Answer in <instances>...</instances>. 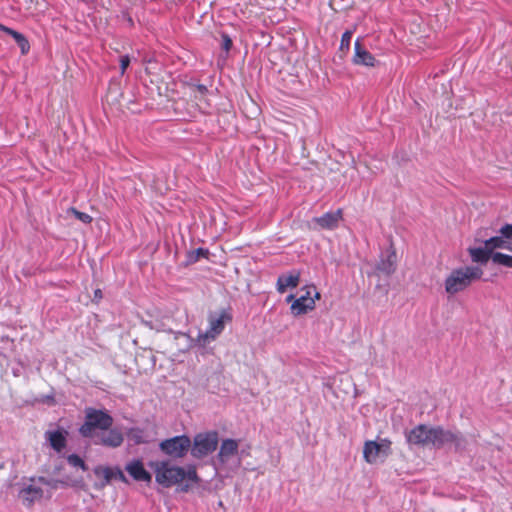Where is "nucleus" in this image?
Returning <instances> with one entry per match:
<instances>
[{"instance_id":"f257e3e1","label":"nucleus","mask_w":512,"mask_h":512,"mask_svg":"<svg viewBox=\"0 0 512 512\" xmlns=\"http://www.w3.org/2000/svg\"><path fill=\"white\" fill-rule=\"evenodd\" d=\"M155 473V481L164 488H170L180 484L183 481L197 483L199 481L194 466H188L187 469L172 465L169 461H157L151 463Z\"/></svg>"},{"instance_id":"f03ea898","label":"nucleus","mask_w":512,"mask_h":512,"mask_svg":"<svg viewBox=\"0 0 512 512\" xmlns=\"http://www.w3.org/2000/svg\"><path fill=\"white\" fill-rule=\"evenodd\" d=\"M482 275V269L477 266L454 269L445 280V291L450 295L461 292L469 287L472 282L479 280Z\"/></svg>"},{"instance_id":"7ed1b4c3","label":"nucleus","mask_w":512,"mask_h":512,"mask_svg":"<svg viewBox=\"0 0 512 512\" xmlns=\"http://www.w3.org/2000/svg\"><path fill=\"white\" fill-rule=\"evenodd\" d=\"M113 425V418L104 410L87 408L85 410L84 423L79 428V433L85 438H94L97 431H107Z\"/></svg>"},{"instance_id":"20e7f679","label":"nucleus","mask_w":512,"mask_h":512,"mask_svg":"<svg viewBox=\"0 0 512 512\" xmlns=\"http://www.w3.org/2000/svg\"><path fill=\"white\" fill-rule=\"evenodd\" d=\"M59 483H60V481H58V480H53V479L49 480V479L40 477L37 481H34L32 484L23 488L20 491V497L27 506H30L34 502H36L44 497L45 491L43 489V486L50 488V490L47 491V495L50 497L51 490L57 489Z\"/></svg>"},{"instance_id":"39448f33","label":"nucleus","mask_w":512,"mask_h":512,"mask_svg":"<svg viewBox=\"0 0 512 512\" xmlns=\"http://www.w3.org/2000/svg\"><path fill=\"white\" fill-rule=\"evenodd\" d=\"M218 442L216 431L198 433L194 437L193 444L191 443V455L194 458L202 459L216 450Z\"/></svg>"},{"instance_id":"423d86ee","label":"nucleus","mask_w":512,"mask_h":512,"mask_svg":"<svg viewBox=\"0 0 512 512\" xmlns=\"http://www.w3.org/2000/svg\"><path fill=\"white\" fill-rule=\"evenodd\" d=\"M229 316L222 312L220 315H209V327L205 332L199 331L195 339L196 345L205 347L207 344L214 341L224 330L225 321L229 320Z\"/></svg>"},{"instance_id":"0eeeda50","label":"nucleus","mask_w":512,"mask_h":512,"mask_svg":"<svg viewBox=\"0 0 512 512\" xmlns=\"http://www.w3.org/2000/svg\"><path fill=\"white\" fill-rule=\"evenodd\" d=\"M480 233L477 234L475 241L485 244L491 254H494L496 249H505L512 252V224L503 225L499 230V235L486 239H480Z\"/></svg>"},{"instance_id":"6e6552de","label":"nucleus","mask_w":512,"mask_h":512,"mask_svg":"<svg viewBox=\"0 0 512 512\" xmlns=\"http://www.w3.org/2000/svg\"><path fill=\"white\" fill-rule=\"evenodd\" d=\"M160 450L167 456L179 459L186 456L191 448V440L187 435L174 436L159 444Z\"/></svg>"},{"instance_id":"1a4fd4ad","label":"nucleus","mask_w":512,"mask_h":512,"mask_svg":"<svg viewBox=\"0 0 512 512\" xmlns=\"http://www.w3.org/2000/svg\"><path fill=\"white\" fill-rule=\"evenodd\" d=\"M391 441L387 438L380 441H366L363 447V457L369 464L384 460L391 454Z\"/></svg>"},{"instance_id":"9d476101","label":"nucleus","mask_w":512,"mask_h":512,"mask_svg":"<svg viewBox=\"0 0 512 512\" xmlns=\"http://www.w3.org/2000/svg\"><path fill=\"white\" fill-rule=\"evenodd\" d=\"M305 294L295 299L291 304V313L294 316L306 314L315 308V301L320 299V293L316 291L314 286H307L304 288Z\"/></svg>"},{"instance_id":"9b49d317","label":"nucleus","mask_w":512,"mask_h":512,"mask_svg":"<svg viewBox=\"0 0 512 512\" xmlns=\"http://www.w3.org/2000/svg\"><path fill=\"white\" fill-rule=\"evenodd\" d=\"M432 427L419 424L406 433V441L414 446H431Z\"/></svg>"},{"instance_id":"f8f14e48","label":"nucleus","mask_w":512,"mask_h":512,"mask_svg":"<svg viewBox=\"0 0 512 512\" xmlns=\"http://www.w3.org/2000/svg\"><path fill=\"white\" fill-rule=\"evenodd\" d=\"M397 267V255L391 246L385 256H382L376 265V270L386 276L393 274Z\"/></svg>"},{"instance_id":"ddd939ff","label":"nucleus","mask_w":512,"mask_h":512,"mask_svg":"<svg viewBox=\"0 0 512 512\" xmlns=\"http://www.w3.org/2000/svg\"><path fill=\"white\" fill-rule=\"evenodd\" d=\"M125 470L136 481L150 482L151 474L144 468L141 460L134 459L126 464Z\"/></svg>"},{"instance_id":"4468645a","label":"nucleus","mask_w":512,"mask_h":512,"mask_svg":"<svg viewBox=\"0 0 512 512\" xmlns=\"http://www.w3.org/2000/svg\"><path fill=\"white\" fill-rule=\"evenodd\" d=\"M123 440L124 438L120 431L108 429L107 431H102V433L97 436V440H95L94 443L116 448L123 443Z\"/></svg>"},{"instance_id":"2eb2a0df","label":"nucleus","mask_w":512,"mask_h":512,"mask_svg":"<svg viewBox=\"0 0 512 512\" xmlns=\"http://www.w3.org/2000/svg\"><path fill=\"white\" fill-rule=\"evenodd\" d=\"M239 441L235 439H224L219 448L217 458L220 463H227L233 456L238 453Z\"/></svg>"},{"instance_id":"dca6fc26","label":"nucleus","mask_w":512,"mask_h":512,"mask_svg":"<svg viewBox=\"0 0 512 512\" xmlns=\"http://www.w3.org/2000/svg\"><path fill=\"white\" fill-rule=\"evenodd\" d=\"M341 219L342 210L338 209L334 212H327L320 217L313 218V222L322 229L333 230L338 227Z\"/></svg>"},{"instance_id":"f3484780","label":"nucleus","mask_w":512,"mask_h":512,"mask_svg":"<svg viewBox=\"0 0 512 512\" xmlns=\"http://www.w3.org/2000/svg\"><path fill=\"white\" fill-rule=\"evenodd\" d=\"M300 272L292 270L287 274H282L278 277L276 289L280 294H283L288 288H296L300 282Z\"/></svg>"},{"instance_id":"a211bd4d","label":"nucleus","mask_w":512,"mask_h":512,"mask_svg":"<svg viewBox=\"0 0 512 512\" xmlns=\"http://www.w3.org/2000/svg\"><path fill=\"white\" fill-rule=\"evenodd\" d=\"M45 440L49 443L52 449H54L57 453L63 451L66 447V432L61 430H48L44 434Z\"/></svg>"},{"instance_id":"6ab92c4d","label":"nucleus","mask_w":512,"mask_h":512,"mask_svg":"<svg viewBox=\"0 0 512 512\" xmlns=\"http://www.w3.org/2000/svg\"><path fill=\"white\" fill-rule=\"evenodd\" d=\"M453 437V432L445 430L444 428L437 426L432 427L431 446L434 448H442L447 444H450Z\"/></svg>"},{"instance_id":"aec40b11","label":"nucleus","mask_w":512,"mask_h":512,"mask_svg":"<svg viewBox=\"0 0 512 512\" xmlns=\"http://www.w3.org/2000/svg\"><path fill=\"white\" fill-rule=\"evenodd\" d=\"M353 62L357 65H364L367 67L375 66L376 60L374 56L361 46L359 39L355 42Z\"/></svg>"},{"instance_id":"412c9836","label":"nucleus","mask_w":512,"mask_h":512,"mask_svg":"<svg viewBox=\"0 0 512 512\" xmlns=\"http://www.w3.org/2000/svg\"><path fill=\"white\" fill-rule=\"evenodd\" d=\"M468 252L472 261L480 264H486L489 259H492V256L494 255L491 254L485 244L480 247H470L468 248Z\"/></svg>"},{"instance_id":"4be33fe9","label":"nucleus","mask_w":512,"mask_h":512,"mask_svg":"<svg viewBox=\"0 0 512 512\" xmlns=\"http://www.w3.org/2000/svg\"><path fill=\"white\" fill-rule=\"evenodd\" d=\"M0 31L7 33L15 40V42L18 44V46L21 50V53L23 55H25L29 52V50H30L29 41L22 33L18 32L16 30H13L9 27H6V26H0Z\"/></svg>"},{"instance_id":"5701e85b","label":"nucleus","mask_w":512,"mask_h":512,"mask_svg":"<svg viewBox=\"0 0 512 512\" xmlns=\"http://www.w3.org/2000/svg\"><path fill=\"white\" fill-rule=\"evenodd\" d=\"M94 474L97 477L103 478V481L98 485L99 488H103L108 485L112 479H114V469L110 467L98 466L94 469Z\"/></svg>"},{"instance_id":"b1692460","label":"nucleus","mask_w":512,"mask_h":512,"mask_svg":"<svg viewBox=\"0 0 512 512\" xmlns=\"http://www.w3.org/2000/svg\"><path fill=\"white\" fill-rule=\"evenodd\" d=\"M492 261L495 264H499L508 268H512V256L503 254L501 252H496L492 256Z\"/></svg>"},{"instance_id":"393cba45","label":"nucleus","mask_w":512,"mask_h":512,"mask_svg":"<svg viewBox=\"0 0 512 512\" xmlns=\"http://www.w3.org/2000/svg\"><path fill=\"white\" fill-rule=\"evenodd\" d=\"M453 439L450 444H454L456 451H464L467 448V439L458 432H453Z\"/></svg>"},{"instance_id":"a878e982","label":"nucleus","mask_w":512,"mask_h":512,"mask_svg":"<svg viewBox=\"0 0 512 512\" xmlns=\"http://www.w3.org/2000/svg\"><path fill=\"white\" fill-rule=\"evenodd\" d=\"M208 254H209V252L207 249H204V248L195 249L188 254V262L195 263L200 258H207Z\"/></svg>"},{"instance_id":"bb28decb","label":"nucleus","mask_w":512,"mask_h":512,"mask_svg":"<svg viewBox=\"0 0 512 512\" xmlns=\"http://www.w3.org/2000/svg\"><path fill=\"white\" fill-rule=\"evenodd\" d=\"M68 214H72L75 218H77L79 221L85 224H89L92 221V217L84 212H80L77 209L71 207L67 210Z\"/></svg>"},{"instance_id":"cd10ccee","label":"nucleus","mask_w":512,"mask_h":512,"mask_svg":"<svg viewBox=\"0 0 512 512\" xmlns=\"http://www.w3.org/2000/svg\"><path fill=\"white\" fill-rule=\"evenodd\" d=\"M67 461L73 467H78V468H80L83 471L87 470V466H86L84 460L80 456H78L77 454H70L67 457Z\"/></svg>"},{"instance_id":"c85d7f7f","label":"nucleus","mask_w":512,"mask_h":512,"mask_svg":"<svg viewBox=\"0 0 512 512\" xmlns=\"http://www.w3.org/2000/svg\"><path fill=\"white\" fill-rule=\"evenodd\" d=\"M352 35H353V32L350 30L345 31L342 34L340 47H339L340 51L347 52L349 50Z\"/></svg>"},{"instance_id":"c756f323","label":"nucleus","mask_w":512,"mask_h":512,"mask_svg":"<svg viewBox=\"0 0 512 512\" xmlns=\"http://www.w3.org/2000/svg\"><path fill=\"white\" fill-rule=\"evenodd\" d=\"M130 64V58L128 55H123L121 56L120 58V69H121V74H124L127 67L129 66Z\"/></svg>"},{"instance_id":"7c9ffc66","label":"nucleus","mask_w":512,"mask_h":512,"mask_svg":"<svg viewBox=\"0 0 512 512\" xmlns=\"http://www.w3.org/2000/svg\"><path fill=\"white\" fill-rule=\"evenodd\" d=\"M131 437L138 444L145 442L142 438V431L139 429H133L131 431Z\"/></svg>"},{"instance_id":"2f4dec72","label":"nucleus","mask_w":512,"mask_h":512,"mask_svg":"<svg viewBox=\"0 0 512 512\" xmlns=\"http://www.w3.org/2000/svg\"><path fill=\"white\" fill-rule=\"evenodd\" d=\"M222 40H223V42H222L223 49H225L226 51H229L232 46L231 39L229 38V36L227 34H223Z\"/></svg>"},{"instance_id":"473e14b6","label":"nucleus","mask_w":512,"mask_h":512,"mask_svg":"<svg viewBox=\"0 0 512 512\" xmlns=\"http://www.w3.org/2000/svg\"><path fill=\"white\" fill-rule=\"evenodd\" d=\"M114 473H115L114 478H117V479H119L120 481L126 482V477H125V475H124V473L122 472V470H121V469H119V468H115V469H114Z\"/></svg>"},{"instance_id":"72a5a7b5","label":"nucleus","mask_w":512,"mask_h":512,"mask_svg":"<svg viewBox=\"0 0 512 512\" xmlns=\"http://www.w3.org/2000/svg\"><path fill=\"white\" fill-rule=\"evenodd\" d=\"M196 89L200 95H204L207 92V88L204 85H197Z\"/></svg>"},{"instance_id":"f704fd0d","label":"nucleus","mask_w":512,"mask_h":512,"mask_svg":"<svg viewBox=\"0 0 512 512\" xmlns=\"http://www.w3.org/2000/svg\"><path fill=\"white\" fill-rule=\"evenodd\" d=\"M94 296H95V298H98V299L102 298L101 290L100 289L95 290Z\"/></svg>"},{"instance_id":"c9c22d12","label":"nucleus","mask_w":512,"mask_h":512,"mask_svg":"<svg viewBox=\"0 0 512 512\" xmlns=\"http://www.w3.org/2000/svg\"><path fill=\"white\" fill-rule=\"evenodd\" d=\"M294 300H295V298H294L293 294H290L286 297V302H288V303H290V302L292 303Z\"/></svg>"},{"instance_id":"e433bc0d","label":"nucleus","mask_w":512,"mask_h":512,"mask_svg":"<svg viewBox=\"0 0 512 512\" xmlns=\"http://www.w3.org/2000/svg\"><path fill=\"white\" fill-rule=\"evenodd\" d=\"M189 487H190V486H189V484H188V483H186V484H184V485L181 487V490H182V491H187V490L189 489Z\"/></svg>"},{"instance_id":"4c0bfd02","label":"nucleus","mask_w":512,"mask_h":512,"mask_svg":"<svg viewBox=\"0 0 512 512\" xmlns=\"http://www.w3.org/2000/svg\"><path fill=\"white\" fill-rule=\"evenodd\" d=\"M0 26H4V25L0 23Z\"/></svg>"}]
</instances>
